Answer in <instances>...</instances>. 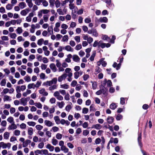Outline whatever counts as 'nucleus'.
<instances>
[{"mask_svg":"<svg viewBox=\"0 0 155 155\" xmlns=\"http://www.w3.org/2000/svg\"><path fill=\"white\" fill-rule=\"evenodd\" d=\"M29 42L28 41H25L23 44V45L25 48L28 47L29 45Z\"/></svg>","mask_w":155,"mask_h":155,"instance_id":"45","label":"nucleus"},{"mask_svg":"<svg viewBox=\"0 0 155 155\" xmlns=\"http://www.w3.org/2000/svg\"><path fill=\"white\" fill-rule=\"evenodd\" d=\"M54 1L55 0H49L50 5L52 7L54 6Z\"/></svg>","mask_w":155,"mask_h":155,"instance_id":"51","label":"nucleus"},{"mask_svg":"<svg viewBox=\"0 0 155 155\" xmlns=\"http://www.w3.org/2000/svg\"><path fill=\"white\" fill-rule=\"evenodd\" d=\"M35 105L38 108H41L42 105L39 102L36 103L35 104Z\"/></svg>","mask_w":155,"mask_h":155,"instance_id":"30","label":"nucleus"},{"mask_svg":"<svg viewBox=\"0 0 155 155\" xmlns=\"http://www.w3.org/2000/svg\"><path fill=\"white\" fill-rule=\"evenodd\" d=\"M107 121L109 124H112L114 121V118L112 117L109 116L107 118Z\"/></svg>","mask_w":155,"mask_h":155,"instance_id":"5","label":"nucleus"},{"mask_svg":"<svg viewBox=\"0 0 155 155\" xmlns=\"http://www.w3.org/2000/svg\"><path fill=\"white\" fill-rule=\"evenodd\" d=\"M106 43H102L100 44V45H98V47H101L102 48H103L105 47Z\"/></svg>","mask_w":155,"mask_h":155,"instance_id":"54","label":"nucleus"},{"mask_svg":"<svg viewBox=\"0 0 155 155\" xmlns=\"http://www.w3.org/2000/svg\"><path fill=\"white\" fill-rule=\"evenodd\" d=\"M36 85L34 83L30 84H28V87L29 89H31L32 88H35L36 87Z\"/></svg>","mask_w":155,"mask_h":155,"instance_id":"20","label":"nucleus"},{"mask_svg":"<svg viewBox=\"0 0 155 155\" xmlns=\"http://www.w3.org/2000/svg\"><path fill=\"white\" fill-rule=\"evenodd\" d=\"M9 134L8 132H5L4 134V139H7L9 136Z\"/></svg>","mask_w":155,"mask_h":155,"instance_id":"25","label":"nucleus"},{"mask_svg":"<svg viewBox=\"0 0 155 155\" xmlns=\"http://www.w3.org/2000/svg\"><path fill=\"white\" fill-rule=\"evenodd\" d=\"M46 148L49 150L51 151H53L54 147L53 146H51L50 144H48L46 147Z\"/></svg>","mask_w":155,"mask_h":155,"instance_id":"11","label":"nucleus"},{"mask_svg":"<svg viewBox=\"0 0 155 155\" xmlns=\"http://www.w3.org/2000/svg\"><path fill=\"white\" fill-rule=\"evenodd\" d=\"M67 75L66 74H64L58 78V80L59 82H61L63 79L65 80L66 78Z\"/></svg>","mask_w":155,"mask_h":155,"instance_id":"1","label":"nucleus"},{"mask_svg":"<svg viewBox=\"0 0 155 155\" xmlns=\"http://www.w3.org/2000/svg\"><path fill=\"white\" fill-rule=\"evenodd\" d=\"M91 82L92 83V88L94 90L96 89L97 88V83L96 81H94L93 82L92 81H91Z\"/></svg>","mask_w":155,"mask_h":155,"instance_id":"14","label":"nucleus"},{"mask_svg":"<svg viewBox=\"0 0 155 155\" xmlns=\"http://www.w3.org/2000/svg\"><path fill=\"white\" fill-rule=\"evenodd\" d=\"M107 83V80L106 79H105L104 81V82L103 84H101L99 87L100 88H101L102 87H105V86L106 85V84Z\"/></svg>","mask_w":155,"mask_h":155,"instance_id":"29","label":"nucleus"},{"mask_svg":"<svg viewBox=\"0 0 155 155\" xmlns=\"http://www.w3.org/2000/svg\"><path fill=\"white\" fill-rule=\"evenodd\" d=\"M149 107V105L146 104H145L142 106V108L144 110H147Z\"/></svg>","mask_w":155,"mask_h":155,"instance_id":"60","label":"nucleus"},{"mask_svg":"<svg viewBox=\"0 0 155 155\" xmlns=\"http://www.w3.org/2000/svg\"><path fill=\"white\" fill-rule=\"evenodd\" d=\"M70 103L71 104L68 105L65 108V110L68 112H69L70 110L72 108L71 105H72V104L71 102H70Z\"/></svg>","mask_w":155,"mask_h":155,"instance_id":"16","label":"nucleus"},{"mask_svg":"<svg viewBox=\"0 0 155 155\" xmlns=\"http://www.w3.org/2000/svg\"><path fill=\"white\" fill-rule=\"evenodd\" d=\"M50 67L54 72H55L57 70V68L54 63L51 64L50 65Z\"/></svg>","mask_w":155,"mask_h":155,"instance_id":"9","label":"nucleus"},{"mask_svg":"<svg viewBox=\"0 0 155 155\" xmlns=\"http://www.w3.org/2000/svg\"><path fill=\"white\" fill-rule=\"evenodd\" d=\"M57 103L58 104V106L60 108H62L64 105V103L63 101H61V103L59 102H58Z\"/></svg>","mask_w":155,"mask_h":155,"instance_id":"31","label":"nucleus"},{"mask_svg":"<svg viewBox=\"0 0 155 155\" xmlns=\"http://www.w3.org/2000/svg\"><path fill=\"white\" fill-rule=\"evenodd\" d=\"M108 19L107 17H100L99 19V21L101 23H107L108 22Z\"/></svg>","mask_w":155,"mask_h":155,"instance_id":"3","label":"nucleus"},{"mask_svg":"<svg viewBox=\"0 0 155 155\" xmlns=\"http://www.w3.org/2000/svg\"><path fill=\"white\" fill-rule=\"evenodd\" d=\"M122 118H123L122 115L120 114H117V116L116 117V119L117 120H120L121 119H122Z\"/></svg>","mask_w":155,"mask_h":155,"instance_id":"27","label":"nucleus"},{"mask_svg":"<svg viewBox=\"0 0 155 155\" xmlns=\"http://www.w3.org/2000/svg\"><path fill=\"white\" fill-rule=\"evenodd\" d=\"M96 55V52H94V53H93L92 55H91V56L89 58L90 60L91 61H93L94 60V57Z\"/></svg>","mask_w":155,"mask_h":155,"instance_id":"23","label":"nucleus"},{"mask_svg":"<svg viewBox=\"0 0 155 155\" xmlns=\"http://www.w3.org/2000/svg\"><path fill=\"white\" fill-rule=\"evenodd\" d=\"M82 48V45L81 44H78L75 47V49L77 50H78L80 49H81Z\"/></svg>","mask_w":155,"mask_h":155,"instance_id":"49","label":"nucleus"},{"mask_svg":"<svg viewBox=\"0 0 155 155\" xmlns=\"http://www.w3.org/2000/svg\"><path fill=\"white\" fill-rule=\"evenodd\" d=\"M7 120L10 123H12V122H13V123H14V122H13L14 119L12 117H10L7 119Z\"/></svg>","mask_w":155,"mask_h":155,"instance_id":"34","label":"nucleus"},{"mask_svg":"<svg viewBox=\"0 0 155 155\" xmlns=\"http://www.w3.org/2000/svg\"><path fill=\"white\" fill-rule=\"evenodd\" d=\"M44 39L43 38H41L38 41L37 44L39 45H41Z\"/></svg>","mask_w":155,"mask_h":155,"instance_id":"36","label":"nucleus"},{"mask_svg":"<svg viewBox=\"0 0 155 155\" xmlns=\"http://www.w3.org/2000/svg\"><path fill=\"white\" fill-rule=\"evenodd\" d=\"M16 36L17 35L15 33H12L10 34V37L12 38L15 39Z\"/></svg>","mask_w":155,"mask_h":155,"instance_id":"52","label":"nucleus"},{"mask_svg":"<svg viewBox=\"0 0 155 155\" xmlns=\"http://www.w3.org/2000/svg\"><path fill=\"white\" fill-rule=\"evenodd\" d=\"M112 85V83L110 80L107 81V86L108 87H111Z\"/></svg>","mask_w":155,"mask_h":155,"instance_id":"35","label":"nucleus"},{"mask_svg":"<svg viewBox=\"0 0 155 155\" xmlns=\"http://www.w3.org/2000/svg\"><path fill=\"white\" fill-rule=\"evenodd\" d=\"M101 69L99 67H96L95 69V72L97 74L101 72Z\"/></svg>","mask_w":155,"mask_h":155,"instance_id":"28","label":"nucleus"},{"mask_svg":"<svg viewBox=\"0 0 155 155\" xmlns=\"http://www.w3.org/2000/svg\"><path fill=\"white\" fill-rule=\"evenodd\" d=\"M52 84V82L51 81H47L45 82H44L43 84V85H48L49 86H51Z\"/></svg>","mask_w":155,"mask_h":155,"instance_id":"21","label":"nucleus"},{"mask_svg":"<svg viewBox=\"0 0 155 155\" xmlns=\"http://www.w3.org/2000/svg\"><path fill=\"white\" fill-rule=\"evenodd\" d=\"M52 142L54 145H56L58 143V141L56 139H53L52 140Z\"/></svg>","mask_w":155,"mask_h":155,"instance_id":"37","label":"nucleus"},{"mask_svg":"<svg viewBox=\"0 0 155 155\" xmlns=\"http://www.w3.org/2000/svg\"><path fill=\"white\" fill-rule=\"evenodd\" d=\"M45 124L48 127H51L52 125V123L49 120H46L45 121Z\"/></svg>","mask_w":155,"mask_h":155,"instance_id":"15","label":"nucleus"},{"mask_svg":"<svg viewBox=\"0 0 155 155\" xmlns=\"http://www.w3.org/2000/svg\"><path fill=\"white\" fill-rule=\"evenodd\" d=\"M92 128H95L97 130H99L101 128V125L99 124H97L95 125H94L91 127Z\"/></svg>","mask_w":155,"mask_h":155,"instance_id":"7","label":"nucleus"},{"mask_svg":"<svg viewBox=\"0 0 155 155\" xmlns=\"http://www.w3.org/2000/svg\"><path fill=\"white\" fill-rule=\"evenodd\" d=\"M77 84V81L75 80H74L72 82L71 85V86L74 87Z\"/></svg>","mask_w":155,"mask_h":155,"instance_id":"48","label":"nucleus"},{"mask_svg":"<svg viewBox=\"0 0 155 155\" xmlns=\"http://www.w3.org/2000/svg\"><path fill=\"white\" fill-rule=\"evenodd\" d=\"M84 21L85 23H90L91 21V18H86L84 20Z\"/></svg>","mask_w":155,"mask_h":155,"instance_id":"64","label":"nucleus"},{"mask_svg":"<svg viewBox=\"0 0 155 155\" xmlns=\"http://www.w3.org/2000/svg\"><path fill=\"white\" fill-rule=\"evenodd\" d=\"M25 80L27 82H28L31 81V78L29 76H25L24 78Z\"/></svg>","mask_w":155,"mask_h":155,"instance_id":"47","label":"nucleus"},{"mask_svg":"<svg viewBox=\"0 0 155 155\" xmlns=\"http://www.w3.org/2000/svg\"><path fill=\"white\" fill-rule=\"evenodd\" d=\"M31 141L29 140H27L25 142H24L23 144V147H26L28 146V144L30 143Z\"/></svg>","mask_w":155,"mask_h":155,"instance_id":"8","label":"nucleus"},{"mask_svg":"<svg viewBox=\"0 0 155 155\" xmlns=\"http://www.w3.org/2000/svg\"><path fill=\"white\" fill-rule=\"evenodd\" d=\"M65 49L68 51H73V49L70 45H67L64 48Z\"/></svg>","mask_w":155,"mask_h":155,"instance_id":"12","label":"nucleus"},{"mask_svg":"<svg viewBox=\"0 0 155 155\" xmlns=\"http://www.w3.org/2000/svg\"><path fill=\"white\" fill-rule=\"evenodd\" d=\"M117 104L115 103H112L110 104V108L112 110H114L117 108Z\"/></svg>","mask_w":155,"mask_h":155,"instance_id":"17","label":"nucleus"},{"mask_svg":"<svg viewBox=\"0 0 155 155\" xmlns=\"http://www.w3.org/2000/svg\"><path fill=\"white\" fill-rule=\"evenodd\" d=\"M92 34L95 37H97L98 35V34L96 29L93 28V31Z\"/></svg>","mask_w":155,"mask_h":155,"instance_id":"22","label":"nucleus"},{"mask_svg":"<svg viewBox=\"0 0 155 155\" xmlns=\"http://www.w3.org/2000/svg\"><path fill=\"white\" fill-rule=\"evenodd\" d=\"M88 109L87 108L84 107L82 109V113L83 114H87L88 112Z\"/></svg>","mask_w":155,"mask_h":155,"instance_id":"41","label":"nucleus"},{"mask_svg":"<svg viewBox=\"0 0 155 155\" xmlns=\"http://www.w3.org/2000/svg\"><path fill=\"white\" fill-rule=\"evenodd\" d=\"M54 120H55V122H56V123L57 124H58V122H57V121H59L60 120V119L59 118V117L58 116H55L54 117Z\"/></svg>","mask_w":155,"mask_h":155,"instance_id":"57","label":"nucleus"},{"mask_svg":"<svg viewBox=\"0 0 155 155\" xmlns=\"http://www.w3.org/2000/svg\"><path fill=\"white\" fill-rule=\"evenodd\" d=\"M17 128V126L14 124V123L12 124L11 125H9L8 128V129L9 130L12 129H15Z\"/></svg>","mask_w":155,"mask_h":155,"instance_id":"6","label":"nucleus"},{"mask_svg":"<svg viewBox=\"0 0 155 155\" xmlns=\"http://www.w3.org/2000/svg\"><path fill=\"white\" fill-rule=\"evenodd\" d=\"M116 39V37L114 35H113L112 38L110 39V42L112 44H114V40Z\"/></svg>","mask_w":155,"mask_h":155,"instance_id":"33","label":"nucleus"},{"mask_svg":"<svg viewBox=\"0 0 155 155\" xmlns=\"http://www.w3.org/2000/svg\"><path fill=\"white\" fill-rule=\"evenodd\" d=\"M9 96L7 95H5L3 98V100L4 101H8V100L11 101L12 99H9Z\"/></svg>","mask_w":155,"mask_h":155,"instance_id":"26","label":"nucleus"},{"mask_svg":"<svg viewBox=\"0 0 155 155\" xmlns=\"http://www.w3.org/2000/svg\"><path fill=\"white\" fill-rule=\"evenodd\" d=\"M57 12L60 15H64V13L62 12V10L61 8H58L57 10Z\"/></svg>","mask_w":155,"mask_h":155,"instance_id":"53","label":"nucleus"},{"mask_svg":"<svg viewBox=\"0 0 155 155\" xmlns=\"http://www.w3.org/2000/svg\"><path fill=\"white\" fill-rule=\"evenodd\" d=\"M56 7L57 8H58L60 5V3L59 0H56L55 2Z\"/></svg>","mask_w":155,"mask_h":155,"instance_id":"32","label":"nucleus"},{"mask_svg":"<svg viewBox=\"0 0 155 155\" xmlns=\"http://www.w3.org/2000/svg\"><path fill=\"white\" fill-rule=\"evenodd\" d=\"M33 134V129L31 127H30L28 130V134L30 135H31Z\"/></svg>","mask_w":155,"mask_h":155,"instance_id":"24","label":"nucleus"},{"mask_svg":"<svg viewBox=\"0 0 155 155\" xmlns=\"http://www.w3.org/2000/svg\"><path fill=\"white\" fill-rule=\"evenodd\" d=\"M20 130H15L14 134L16 136H18L20 134Z\"/></svg>","mask_w":155,"mask_h":155,"instance_id":"63","label":"nucleus"},{"mask_svg":"<svg viewBox=\"0 0 155 155\" xmlns=\"http://www.w3.org/2000/svg\"><path fill=\"white\" fill-rule=\"evenodd\" d=\"M6 8L8 10H10L12 8V5L10 4H8L6 6Z\"/></svg>","mask_w":155,"mask_h":155,"instance_id":"42","label":"nucleus"},{"mask_svg":"<svg viewBox=\"0 0 155 155\" xmlns=\"http://www.w3.org/2000/svg\"><path fill=\"white\" fill-rule=\"evenodd\" d=\"M48 15H45L43 16V19L45 22H47L48 20Z\"/></svg>","mask_w":155,"mask_h":155,"instance_id":"62","label":"nucleus"},{"mask_svg":"<svg viewBox=\"0 0 155 155\" xmlns=\"http://www.w3.org/2000/svg\"><path fill=\"white\" fill-rule=\"evenodd\" d=\"M101 90H102V93L105 96H107L108 95V88L105 87H102L100 88Z\"/></svg>","mask_w":155,"mask_h":155,"instance_id":"2","label":"nucleus"},{"mask_svg":"<svg viewBox=\"0 0 155 155\" xmlns=\"http://www.w3.org/2000/svg\"><path fill=\"white\" fill-rule=\"evenodd\" d=\"M44 146V143L43 142H41L40 143L38 146V147L39 148L42 149L43 147Z\"/></svg>","mask_w":155,"mask_h":155,"instance_id":"58","label":"nucleus"},{"mask_svg":"<svg viewBox=\"0 0 155 155\" xmlns=\"http://www.w3.org/2000/svg\"><path fill=\"white\" fill-rule=\"evenodd\" d=\"M62 137V135L60 133H58L56 135V138L58 139H61Z\"/></svg>","mask_w":155,"mask_h":155,"instance_id":"55","label":"nucleus"},{"mask_svg":"<svg viewBox=\"0 0 155 155\" xmlns=\"http://www.w3.org/2000/svg\"><path fill=\"white\" fill-rule=\"evenodd\" d=\"M21 14L23 16H25L27 14V12L25 10H22L21 12Z\"/></svg>","mask_w":155,"mask_h":155,"instance_id":"61","label":"nucleus"},{"mask_svg":"<svg viewBox=\"0 0 155 155\" xmlns=\"http://www.w3.org/2000/svg\"><path fill=\"white\" fill-rule=\"evenodd\" d=\"M73 59L74 61L76 62L79 61L80 60V58L77 55H74L73 56Z\"/></svg>","mask_w":155,"mask_h":155,"instance_id":"10","label":"nucleus"},{"mask_svg":"<svg viewBox=\"0 0 155 155\" xmlns=\"http://www.w3.org/2000/svg\"><path fill=\"white\" fill-rule=\"evenodd\" d=\"M89 78V75L87 74H85L83 76V78L84 81H86Z\"/></svg>","mask_w":155,"mask_h":155,"instance_id":"59","label":"nucleus"},{"mask_svg":"<svg viewBox=\"0 0 155 155\" xmlns=\"http://www.w3.org/2000/svg\"><path fill=\"white\" fill-rule=\"evenodd\" d=\"M27 124L29 126H34L35 125L36 123L33 121H30L28 122Z\"/></svg>","mask_w":155,"mask_h":155,"instance_id":"44","label":"nucleus"},{"mask_svg":"<svg viewBox=\"0 0 155 155\" xmlns=\"http://www.w3.org/2000/svg\"><path fill=\"white\" fill-rule=\"evenodd\" d=\"M19 5L21 9H23L26 6V4L24 2L20 3L19 4Z\"/></svg>","mask_w":155,"mask_h":155,"instance_id":"19","label":"nucleus"},{"mask_svg":"<svg viewBox=\"0 0 155 155\" xmlns=\"http://www.w3.org/2000/svg\"><path fill=\"white\" fill-rule=\"evenodd\" d=\"M68 40V36L67 35H65L64 36L62 41H67Z\"/></svg>","mask_w":155,"mask_h":155,"instance_id":"43","label":"nucleus"},{"mask_svg":"<svg viewBox=\"0 0 155 155\" xmlns=\"http://www.w3.org/2000/svg\"><path fill=\"white\" fill-rule=\"evenodd\" d=\"M2 144V147L3 149L6 148L7 147L6 144L4 142H1L0 144Z\"/></svg>","mask_w":155,"mask_h":155,"instance_id":"56","label":"nucleus"},{"mask_svg":"<svg viewBox=\"0 0 155 155\" xmlns=\"http://www.w3.org/2000/svg\"><path fill=\"white\" fill-rule=\"evenodd\" d=\"M48 31L50 35H52L53 33V26L51 25L50 27H49L48 29Z\"/></svg>","mask_w":155,"mask_h":155,"instance_id":"13","label":"nucleus"},{"mask_svg":"<svg viewBox=\"0 0 155 155\" xmlns=\"http://www.w3.org/2000/svg\"><path fill=\"white\" fill-rule=\"evenodd\" d=\"M27 99H28V100H29L30 98L29 97H28L27 98H23L21 99V102L24 106H25L27 104Z\"/></svg>","mask_w":155,"mask_h":155,"instance_id":"4","label":"nucleus"},{"mask_svg":"<svg viewBox=\"0 0 155 155\" xmlns=\"http://www.w3.org/2000/svg\"><path fill=\"white\" fill-rule=\"evenodd\" d=\"M61 87L65 89H67L69 87V86L66 84L61 85Z\"/></svg>","mask_w":155,"mask_h":155,"instance_id":"39","label":"nucleus"},{"mask_svg":"<svg viewBox=\"0 0 155 155\" xmlns=\"http://www.w3.org/2000/svg\"><path fill=\"white\" fill-rule=\"evenodd\" d=\"M16 31L18 34H20L22 32V30L21 27H19L16 29Z\"/></svg>","mask_w":155,"mask_h":155,"instance_id":"40","label":"nucleus"},{"mask_svg":"<svg viewBox=\"0 0 155 155\" xmlns=\"http://www.w3.org/2000/svg\"><path fill=\"white\" fill-rule=\"evenodd\" d=\"M6 81L5 79H3L0 83V84L2 86H4L5 85Z\"/></svg>","mask_w":155,"mask_h":155,"instance_id":"50","label":"nucleus"},{"mask_svg":"<svg viewBox=\"0 0 155 155\" xmlns=\"http://www.w3.org/2000/svg\"><path fill=\"white\" fill-rule=\"evenodd\" d=\"M61 150L62 151H64V152L67 153L68 151V149L65 146L61 147Z\"/></svg>","mask_w":155,"mask_h":155,"instance_id":"18","label":"nucleus"},{"mask_svg":"<svg viewBox=\"0 0 155 155\" xmlns=\"http://www.w3.org/2000/svg\"><path fill=\"white\" fill-rule=\"evenodd\" d=\"M79 77V72H76L74 73V78L77 79Z\"/></svg>","mask_w":155,"mask_h":155,"instance_id":"38","label":"nucleus"},{"mask_svg":"<svg viewBox=\"0 0 155 155\" xmlns=\"http://www.w3.org/2000/svg\"><path fill=\"white\" fill-rule=\"evenodd\" d=\"M35 127L38 130H41L43 128V127L40 125H36Z\"/></svg>","mask_w":155,"mask_h":155,"instance_id":"46","label":"nucleus"}]
</instances>
